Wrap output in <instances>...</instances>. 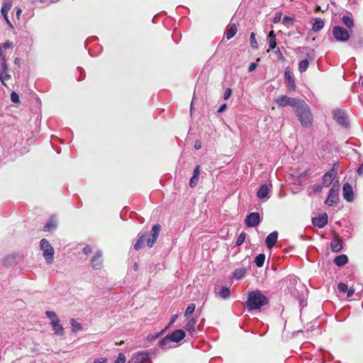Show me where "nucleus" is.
Returning a JSON list of instances; mask_svg holds the SVG:
<instances>
[{
	"instance_id": "f257e3e1",
	"label": "nucleus",
	"mask_w": 363,
	"mask_h": 363,
	"mask_svg": "<svg viewBox=\"0 0 363 363\" xmlns=\"http://www.w3.org/2000/svg\"><path fill=\"white\" fill-rule=\"evenodd\" d=\"M161 230V225L158 223L153 225L151 233L148 232L141 235L134 245V249L137 251L144 247L146 241L149 247H152L155 244Z\"/></svg>"
},
{
	"instance_id": "f03ea898",
	"label": "nucleus",
	"mask_w": 363,
	"mask_h": 363,
	"mask_svg": "<svg viewBox=\"0 0 363 363\" xmlns=\"http://www.w3.org/2000/svg\"><path fill=\"white\" fill-rule=\"evenodd\" d=\"M268 303L267 298L259 291H252L248 294L246 307L248 311L259 310Z\"/></svg>"
},
{
	"instance_id": "7ed1b4c3",
	"label": "nucleus",
	"mask_w": 363,
	"mask_h": 363,
	"mask_svg": "<svg viewBox=\"0 0 363 363\" xmlns=\"http://www.w3.org/2000/svg\"><path fill=\"white\" fill-rule=\"evenodd\" d=\"M295 111L303 126L308 128L312 125L313 115L309 106L304 101L302 100L301 101L299 105L295 109Z\"/></svg>"
},
{
	"instance_id": "20e7f679",
	"label": "nucleus",
	"mask_w": 363,
	"mask_h": 363,
	"mask_svg": "<svg viewBox=\"0 0 363 363\" xmlns=\"http://www.w3.org/2000/svg\"><path fill=\"white\" fill-rule=\"evenodd\" d=\"M185 336L186 333L183 330H176L172 333L167 335L163 339H162L159 342V345L162 349L166 347H171L169 345L170 342H179L182 340Z\"/></svg>"
},
{
	"instance_id": "39448f33",
	"label": "nucleus",
	"mask_w": 363,
	"mask_h": 363,
	"mask_svg": "<svg viewBox=\"0 0 363 363\" xmlns=\"http://www.w3.org/2000/svg\"><path fill=\"white\" fill-rule=\"evenodd\" d=\"M40 247L43 251V256L48 264L53 262L54 259V248L50 243L45 238L42 239L40 242Z\"/></svg>"
},
{
	"instance_id": "423d86ee",
	"label": "nucleus",
	"mask_w": 363,
	"mask_h": 363,
	"mask_svg": "<svg viewBox=\"0 0 363 363\" xmlns=\"http://www.w3.org/2000/svg\"><path fill=\"white\" fill-rule=\"evenodd\" d=\"M302 100L298 98H291L286 95H281L275 99V103L280 107L290 106L296 108Z\"/></svg>"
},
{
	"instance_id": "0eeeda50",
	"label": "nucleus",
	"mask_w": 363,
	"mask_h": 363,
	"mask_svg": "<svg viewBox=\"0 0 363 363\" xmlns=\"http://www.w3.org/2000/svg\"><path fill=\"white\" fill-rule=\"evenodd\" d=\"M339 189L340 186L338 182L334 183L329 191V194L325 203L330 206L336 204L339 201Z\"/></svg>"
},
{
	"instance_id": "6e6552de",
	"label": "nucleus",
	"mask_w": 363,
	"mask_h": 363,
	"mask_svg": "<svg viewBox=\"0 0 363 363\" xmlns=\"http://www.w3.org/2000/svg\"><path fill=\"white\" fill-rule=\"evenodd\" d=\"M333 35L337 41L340 42H346L350 39V34L347 30L338 26L333 27Z\"/></svg>"
},
{
	"instance_id": "1a4fd4ad",
	"label": "nucleus",
	"mask_w": 363,
	"mask_h": 363,
	"mask_svg": "<svg viewBox=\"0 0 363 363\" xmlns=\"http://www.w3.org/2000/svg\"><path fill=\"white\" fill-rule=\"evenodd\" d=\"M284 79L286 86L289 90L294 91L296 89L295 78L293 72L290 70L289 67H286L284 71Z\"/></svg>"
},
{
	"instance_id": "9d476101",
	"label": "nucleus",
	"mask_w": 363,
	"mask_h": 363,
	"mask_svg": "<svg viewBox=\"0 0 363 363\" xmlns=\"http://www.w3.org/2000/svg\"><path fill=\"white\" fill-rule=\"evenodd\" d=\"M260 221V215L257 212H253L250 213L245 218V223L247 226L250 228L258 225Z\"/></svg>"
},
{
	"instance_id": "9b49d317",
	"label": "nucleus",
	"mask_w": 363,
	"mask_h": 363,
	"mask_svg": "<svg viewBox=\"0 0 363 363\" xmlns=\"http://www.w3.org/2000/svg\"><path fill=\"white\" fill-rule=\"evenodd\" d=\"M335 120L337 123L342 126L347 127L348 125V120L345 113L340 110L336 109L333 111Z\"/></svg>"
},
{
	"instance_id": "f8f14e48",
	"label": "nucleus",
	"mask_w": 363,
	"mask_h": 363,
	"mask_svg": "<svg viewBox=\"0 0 363 363\" xmlns=\"http://www.w3.org/2000/svg\"><path fill=\"white\" fill-rule=\"evenodd\" d=\"M312 223L313 225L322 228L328 223V215L325 213L320 214L317 217L313 218Z\"/></svg>"
},
{
	"instance_id": "ddd939ff",
	"label": "nucleus",
	"mask_w": 363,
	"mask_h": 363,
	"mask_svg": "<svg viewBox=\"0 0 363 363\" xmlns=\"http://www.w3.org/2000/svg\"><path fill=\"white\" fill-rule=\"evenodd\" d=\"M102 252L97 251L91 259V263L94 269H100L103 267Z\"/></svg>"
},
{
	"instance_id": "4468645a",
	"label": "nucleus",
	"mask_w": 363,
	"mask_h": 363,
	"mask_svg": "<svg viewBox=\"0 0 363 363\" xmlns=\"http://www.w3.org/2000/svg\"><path fill=\"white\" fill-rule=\"evenodd\" d=\"M342 191L343 197L347 201L351 202L354 200L352 187L349 183H345L343 184Z\"/></svg>"
},
{
	"instance_id": "2eb2a0df",
	"label": "nucleus",
	"mask_w": 363,
	"mask_h": 363,
	"mask_svg": "<svg viewBox=\"0 0 363 363\" xmlns=\"http://www.w3.org/2000/svg\"><path fill=\"white\" fill-rule=\"evenodd\" d=\"M336 177V170L335 169H331L330 171L326 172L323 177V185L324 186H329L334 179Z\"/></svg>"
},
{
	"instance_id": "dca6fc26",
	"label": "nucleus",
	"mask_w": 363,
	"mask_h": 363,
	"mask_svg": "<svg viewBox=\"0 0 363 363\" xmlns=\"http://www.w3.org/2000/svg\"><path fill=\"white\" fill-rule=\"evenodd\" d=\"M271 187V186H268L266 184L261 185L257 192V197L260 199H268Z\"/></svg>"
},
{
	"instance_id": "f3484780",
	"label": "nucleus",
	"mask_w": 363,
	"mask_h": 363,
	"mask_svg": "<svg viewBox=\"0 0 363 363\" xmlns=\"http://www.w3.org/2000/svg\"><path fill=\"white\" fill-rule=\"evenodd\" d=\"M52 325V330L55 334L57 335H64V328L61 324H60L59 318H55V320H52L50 322Z\"/></svg>"
},
{
	"instance_id": "a211bd4d",
	"label": "nucleus",
	"mask_w": 363,
	"mask_h": 363,
	"mask_svg": "<svg viewBox=\"0 0 363 363\" xmlns=\"http://www.w3.org/2000/svg\"><path fill=\"white\" fill-rule=\"evenodd\" d=\"M278 238V233L277 231H274L269 233L266 238L265 243L268 248H272L274 247L277 241Z\"/></svg>"
},
{
	"instance_id": "6ab92c4d",
	"label": "nucleus",
	"mask_w": 363,
	"mask_h": 363,
	"mask_svg": "<svg viewBox=\"0 0 363 363\" xmlns=\"http://www.w3.org/2000/svg\"><path fill=\"white\" fill-rule=\"evenodd\" d=\"M150 359V353L147 352H141L138 353L135 357V363H146Z\"/></svg>"
},
{
	"instance_id": "aec40b11",
	"label": "nucleus",
	"mask_w": 363,
	"mask_h": 363,
	"mask_svg": "<svg viewBox=\"0 0 363 363\" xmlns=\"http://www.w3.org/2000/svg\"><path fill=\"white\" fill-rule=\"evenodd\" d=\"M330 248L334 252H339L342 249V244L341 240L335 238H333L330 242Z\"/></svg>"
},
{
	"instance_id": "412c9836",
	"label": "nucleus",
	"mask_w": 363,
	"mask_h": 363,
	"mask_svg": "<svg viewBox=\"0 0 363 363\" xmlns=\"http://www.w3.org/2000/svg\"><path fill=\"white\" fill-rule=\"evenodd\" d=\"M267 40L269 43V50H267L269 52V50H274L277 47V42H276V35L273 30L270 31L268 36H267Z\"/></svg>"
},
{
	"instance_id": "4be33fe9",
	"label": "nucleus",
	"mask_w": 363,
	"mask_h": 363,
	"mask_svg": "<svg viewBox=\"0 0 363 363\" xmlns=\"http://www.w3.org/2000/svg\"><path fill=\"white\" fill-rule=\"evenodd\" d=\"M333 262L337 266L342 267L348 262V258L346 255H340L337 256Z\"/></svg>"
},
{
	"instance_id": "5701e85b",
	"label": "nucleus",
	"mask_w": 363,
	"mask_h": 363,
	"mask_svg": "<svg viewBox=\"0 0 363 363\" xmlns=\"http://www.w3.org/2000/svg\"><path fill=\"white\" fill-rule=\"evenodd\" d=\"M13 6V3L11 1L8 0L6 2H4L1 9V13L4 17L8 16V12L11 10Z\"/></svg>"
},
{
	"instance_id": "b1692460",
	"label": "nucleus",
	"mask_w": 363,
	"mask_h": 363,
	"mask_svg": "<svg viewBox=\"0 0 363 363\" xmlns=\"http://www.w3.org/2000/svg\"><path fill=\"white\" fill-rule=\"evenodd\" d=\"M57 227V222L53 217L50 218V219L47 222L45 225L43 230L46 232H50L52 230L55 229Z\"/></svg>"
},
{
	"instance_id": "393cba45",
	"label": "nucleus",
	"mask_w": 363,
	"mask_h": 363,
	"mask_svg": "<svg viewBox=\"0 0 363 363\" xmlns=\"http://www.w3.org/2000/svg\"><path fill=\"white\" fill-rule=\"evenodd\" d=\"M324 26V22L322 19L319 18H316L314 21V23L312 26V30L314 32H318Z\"/></svg>"
},
{
	"instance_id": "a878e982",
	"label": "nucleus",
	"mask_w": 363,
	"mask_h": 363,
	"mask_svg": "<svg viewBox=\"0 0 363 363\" xmlns=\"http://www.w3.org/2000/svg\"><path fill=\"white\" fill-rule=\"evenodd\" d=\"M245 273H246V270L245 268H238V269H235V271L233 272L232 279H236V280H240V279H242L244 277Z\"/></svg>"
},
{
	"instance_id": "bb28decb",
	"label": "nucleus",
	"mask_w": 363,
	"mask_h": 363,
	"mask_svg": "<svg viewBox=\"0 0 363 363\" xmlns=\"http://www.w3.org/2000/svg\"><path fill=\"white\" fill-rule=\"evenodd\" d=\"M342 21L345 26H347L348 28L354 27V21L350 16H343L342 18Z\"/></svg>"
},
{
	"instance_id": "cd10ccee",
	"label": "nucleus",
	"mask_w": 363,
	"mask_h": 363,
	"mask_svg": "<svg viewBox=\"0 0 363 363\" xmlns=\"http://www.w3.org/2000/svg\"><path fill=\"white\" fill-rule=\"evenodd\" d=\"M70 324L72 326V332H78L83 330V328L81 325V323H78L74 318L70 319Z\"/></svg>"
},
{
	"instance_id": "c85d7f7f",
	"label": "nucleus",
	"mask_w": 363,
	"mask_h": 363,
	"mask_svg": "<svg viewBox=\"0 0 363 363\" xmlns=\"http://www.w3.org/2000/svg\"><path fill=\"white\" fill-rule=\"evenodd\" d=\"M264 260L265 255L264 254H259L257 256L255 257L254 262L255 263L257 267H261L263 266Z\"/></svg>"
},
{
	"instance_id": "c756f323",
	"label": "nucleus",
	"mask_w": 363,
	"mask_h": 363,
	"mask_svg": "<svg viewBox=\"0 0 363 363\" xmlns=\"http://www.w3.org/2000/svg\"><path fill=\"white\" fill-rule=\"evenodd\" d=\"M295 19L290 16H284L282 19V23L288 28L294 26Z\"/></svg>"
},
{
	"instance_id": "7c9ffc66",
	"label": "nucleus",
	"mask_w": 363,
	"mask_h": 363,
	"mask_svg": "<svg viewBox=\"0 0 363 363\" xmlns=\"http://www.w3.org/2000/svg\"><path fill=\"white\" fill-rule=\"evenodd\" d=\"M11 79V75L9 74V70L0 73V80L4 85H6V82Z\"/></svg>"
},
{
	"instance_id": "2f4dec72",
	"label": "nucleus",
	"mask_w": 363,
	"mask_h": 363,
	"mask_svg": "<svg viewBox=\"0 0 363 363\" xmlns=\"http://www.w3.org/2000/svg\"><path fill=\"white\" fill-rule=\"evenodd\" d=\"M309 66V62L308 60H301L299 63H298V70L301 73L306 71V69H308Z\"/></svg>"
},
{
	"instance_id": "473e14b6",
	"label": "nucleus",
	"mask_w": 363,
	"mask_h": 363,
	"mask_svg": "<svg viewBox=\"0 0 363 363\" xmlns=\"http://www.w3.org/2000/svg\"><path fill=\"white\" fill-rule=\"evenodd\" d=\"M196 305L194 303H191L188 306V307L186 308L184 315L185 316H189L191 315L194 311H195Z\"/></svg>"
},
{
	"instance_id": "72a5a7b5",
	"label": "nucleus",
	"mask_w": 363,
	"mask_h": 363,
	"mask_svg": "<svg viewBox=\"0 0 363 363\" xmlns=\"http://www.w3.org/2000/svg\"><path fill=\"white\" fill-rule=\"evenodd\" d=\"M237 31H238V29H237L235 24H233L230 26V28L228 29V40H230V38L234 37L235 35L236 34Z\"/></svg>"
},
{
	"instance_id": "f704fd0d",
	"label": "nucleus",
	"mask_w": 363,
	"mask_h": 363,
	"mask_svg": "<svg viewBox=\"0 0 363 363\" xmlns=\"http://www.w3.org/2000/svg\"><path fill=\"white\" fill-rule=\"evenodd\" d=\"M250 45L252 48H255V49L258 48V43L255 39V33L253 32L251 33V34H250Z\"/></svg>"
},
{
	"instance_id": "c9c22d12",
	"label": "nucleus",
	"mask_w": 363,
	"mask_h": 363,
	"mask_svg": "<svg viewBox=\"0 0 363 363\" xmlns=\"http://www.w3.org/2000/svg\"><path fill=\"white\" fill-rule=\"evenodd\" d=\"M196 325V320L194 318H191L186 325V329L188 330H194Z\"/></svg>"
},
{
	"instance_id": "e433bc0d",
	"label": "nucleus",
	"mask_w": 363,
	"mask_h": 363,
	"mask_svg": "<svg viewBox=\"0 0 363 363\" xmlns=\"http://www.w3.org/2000/svg\"><path fill=\"white\" fill-rule=\"evenodd\" d=\"M245 235H246V234L245 233H242L240 234V235L238 236V238L236 240V245L238 246L241 245L245 242Z\"/></svg>"
},
{
	"instance_id": "4c0bfd02",
	"label": "nucleus",
	"mask_w": 363,
	"mask_h": 363,
	"mask_svg": "<svg viewBox=\"0 0 363 363\" xmlns=\"http://www.w3.org/2000/svg\"><path fill=\"white\" fill-rule=\"evenodd\" d=\"M11 100L14 104L19 103V96H18V94L16 92L13 91L11 94Z\"/></svg>"
},
{
	"instance_id": "58836bf2",
	"label": "nucleus",
	"mask_w": 363,
	"mask_h": 363,
	"mask_svg": "<svg viewBox=\"0 0 363 363\" xmlns=\"http://www.w3.org/2000/svg\"><path fill=\"white\" fill-rule=\"evenodd\" d=\"M125 356L123 353H119L114 363H125Z\"/></svg>"
},
{
	"instance_id": "ea45409f",
	"label": "nucleus",
	"mask_w": 363,
	"mask_h": 363,
	"mask_svg": "<svg viewBox=\"0 0 363 363\" xmlns=\"http://www.w3.org/2000/svg\"><path fill=\"white\" fill-rule=\"evenodd\" d=\"M347 288V285L345 283H340L337 286V289L341 293H346Z\"/></svg>"
},
{
	"instance_id": "a19ab883",
	"label": "nucleus",
	"mask_w": 363,
	"mask_h": 363,
	"mask_svg": "<svg viewBox=\"0 0 363 363\" xmlns=\"http://www.w3.org/2000/svg\"><path fill=\"white\" fill-rule=\"evenodd\" d=\"M1 71H4V72L8 71L9 67H8V65L6 62V57H4V58H1Z\"/></svg>"
},
{
	"instance_id": "79ce46f5",
	"label": "nucleus",
	"mask_w": 363,
	"mask_h": 363,
	"mask_svg": "<svg viewBox=\"0 0 363 363\" xmlns=\"http://www.w3.org/2000/svg\"><path fill=\"white\" fill-rule=\"evenodd\" d=\"M198 181H199V177H198L192 176L191 179H190V182H189L190 186L191 187L196 186L197 183H198Z\"/></svg>"
},
{
	"instance_id": "37998d69",
	"label": "nucleus",
	"mask_w": 363,
	"mask_h": 363,
	"mask_svg": "<svg viewBox=\"0 0 363 363\" xmlns=\"http://www.w3.org/2000/svg\"><path fill=\"white\" fill-rule=\"evenodd\" d=\"M281 17H282V13L281 12H277L274 17L273 22L274 23L281 22V21L282 19Z\"/></svg>"
},
{
	"instance_id": "c03bdc74",
	"label": "nucleus",
	"mask_w": 363,
	"mask_h": 363,
	"mask_svg": "<svg viewBox=\"0 0 363 363\" xmlns=\"http://www.w3.org/2000/svg\"><path fill=\"white\" fill-rule=\"evenodd\" d=\"M219 295L220 297H222L223 298H227V286H222V288L219 292Z\"/></svg>"
},
{
	"instance_id": "a18cd8bd",
	"label": "nucleus",
	"mask_w": 363,
	"mask_h": 363,
	"mask_svg": "<svg viewBox=\"0 0 363 363\" xmlns=\"http://www.w3.org/2000/svg\"><path fill=\"white\" fill-rule=\"evenodd\" d=\"M46 315L52 320H55V318H58L56 313L53 311H47L45 312Z\"/></svg>"
},
{
	"instance_id": "49530a36",
	"label": "nucleus",
	"mask_w": 363,
	"mask_h": 363,
	"mask_svg": "<svg viewBox=\"0 0 363 363\" xmlns=\"http://www.w3.org/2000/svg\"><path fill=\"white\" fill-rule=\"evenodd\" d=\"M275 54L277 55L279 60H284V55L279 48H277V49L275 50Z\"/></svg>"
},
{
	"instance_id": "de8ad7c7",
	"label": "nucleus",
	"mask_w": 363,
	"mask_h": 363,
	"mask_svg": "<svg viewBox=\"0 0 363 363\" xmlns=\"http://www.w3.org/2000/svg\"><path fill=\"white\" fill-rule=\"evenodd\" d=\"M92 252V249L90 246L89 245H86L84 248H83V252L85 254V255H89L90 253H91Z\"/></svg>"
},
{
	"instance_id": "09e8293b",
	"label": "nucleus",
	"mask_w": 363,
	"mask_h": 363,
	"mask_svg": "<svg viewBox=\"0 0 363 363\" xmlns=\"http://www.w3.org/2000/svg\"><path fill=\"white\" fill-rule=\"evenodd\" d=\"M106 362H107V358L101 357V358L94 359L93 363H106Z\"/></svg>"
},
{
	"instance_id": "8fccbe9b",
	"label": "nucleus",
	"mask_w": 363,
	"mask_h": 363,
	"mask_svg": "<svg viewBox=\"0 0 363 363\" xmlns=\"http://www.w3.org/2000/svg\"><path fill=\"white\" fill-rule=\"evenodd\" d=\"M346 292H347V297L350 298L354 294V289H352V288H350V289L347 288V291Z\"/></svg>"
},
{
	"instance_id": "3c124183",
	"label": "nucleus",
	"mask_w": 363,
	"mask_h": 363,
	"mask_svg": "<svg viewBox=\"0 0 363 363\" xmlns=\"http://www.w3.org/2000/svg\"><path fill=\"white\" fill-rule=\"evenodd\" d=\"M257 65L255 63V62H252L251 63L250 65H249V67H248V71L249 72H252L254 71L256 67H257Z\"/></svg>"
},
{
	"instance_id": "603ef678",
	"label": "nucleus",
	"mask_w": 363,
	"mask_h": 363,
	"mask_svg": "<svg viewBox=\"0 0 363 363\" xmlns=\"http://www.w3.org/2000/svg\"><path fill=\"white\" fill-rule=\"evenodd\" d=\"M200 173V167L199 165L196 166L194 170V174L193 176H196L199 177Z\"/></svg>"
},
{
	"instance_id": "864d4df0",
	"label": "nucleus",
	"mask_w": 363,
	"mask_h": 363,
	"mask_svg": "<svg viewBox=\"0 0 363 363\" xmlns=\"http://www.w3.org/2000/svg\"><path fill=\"white\" fill-rule=\"evenodd\" d=\"M12 47H13L12 43L11 42H9V40L3 44V48H11Z\"/></svg>"
},
{
	"instance_id": "5fc2aeb1",
	"label": "nucleus",
	"mask_w": 363,
	"mask_h": 363,
	"mask_svg": "<svg viewBox=\"0 0 363 363\" xmlns=\"http://www.w3.org/2000/svg\"><path fill=\"white\" fill-rule=\"evenodd\" d=\"M194 147L196 150H199L201 148V143L199 140H196L194 143Z\"/></svg>"
},
{
	"instance_id": "6e6d98bb",
	"label": "nucleus",
	"mask_w": 363,
	"mask_h": 363,
	"mask_svg": "<svg viewBox=\"0 0 363 363\" xmlns=\"http://www.w3.org/2000/svg\"><path fill=\"white\" fill-rule=\"evenodd\" d=\"M226 106L227 105L225 104H223L218 110V113H222V112H224L226 109Z\"/></svg>"
},
{
	"instance_id": "4d7b16f0",
	"label": "nucleus",
	"mask_w": 363,
	"mask_h": 363,
	"mask_svg": "<svg viewBox=\"0 0 363 363\" xmlns=\"http://www.w3.org/2000/svg\"><path fill=\"white\" fill-rule=\"evenodd\" d=\"M357 173L359 175L363 174V162L361 164V165L357 169Z\"/></svg>"
},
{
	"instance_id": "13d9d810",
	"label": "nucleus",
	"mask_w": 363,
	"mask_h": 363,
	"mask_svg": "<svg viewBox=\"0 0 363 363\" xmlns=\"http://www.w3.org/2000/svg\"><path fill=\"white\" fill-rule=\"evenodd\" d=\"M4 18L5 21H6V22L7 25L9 26H10L11 28H13V25L11 23V21H9L8 16H6V17H4Z\"/></svg>"
},
{
	"instance_id": "bf43d9fd",
	"label": "nucleus",
	"mask_w": 363,
	"mask_h": 363,
	"mask_svg": "<svg viewBox=\"0 0 363 363\" xmlns=\"http://www.w3.org/2000/svg\"><path fill=\"white\" fill-rule=\"evenodd\" d=\"M21 12H22V11H21V8H18L16 10V16L18 18H20Z\"/></svg>"
},
{
	"instance_id": "052dcab7",
	"label": "nucleus",
	"mask_w": 363,
	"mask_h": 363,
	"mask_svg": "<svg viewBox=\"0 0 363 363\" xmlns=\"http://www.w3.org/2000/svg\"><path fill=\"white\" fill-rule=\"evenodd\" d=\"M177 318V314H174V315H172V320H171V323H172L173 322H174L176 320V319Z\"/></svg>"
},
{
	"instance_id": "680f3d73",
	"label": "nucleus",
	"mask_w": 363,
	"mask_h": 363,
	"mask_svg": "<svg viewBox=\"0 0 363 363\" xmlns=\"http://www.w3.org/2000/svg\"><path fill=\"white\" fill-rule=\"evenodd\" d=\"M338 167L337 163H334L331 169H335L337 171Z\"/></svg>"
},
{
	"instance_id": "e2e57ef3",
	"label": "nucleus",
	"mask_w": 363,
	"mask_h": 363,
	"mask_svg": "<svg viewBox=\"0 0 363 363\" xmlns=\"http://www.w3.org/2000/svg\"><path fill=\"white\" fill-rule=\"evenodd\" d=\"M19 62H20V58H18V57H16V58L14 59V63H15V64H18Z\"/></svg>"
},
{
	"instance_id": "0e129e2a",
	"label": "nucleus",
	"mask_w": 363,
	"mask_h": 363,
	"mask_svg": "<svg viewBox=\"0 0 363 363\" xmlns=\"http://www.w3.org/2000/svg\"><path fill=\"white\" fill-rule=\"evenodd\" d=\"M223 99L225 100H227V90L225 91V93L223 94Z\"/></svg>"
},
{
	"instance_id": "69168bd1",
	"label": "nucleus",
	"mask_w": 363,
	"mask_h": 363,
	"mask_svg": "<svg viewBox=\"0 0 363 363\" xmlns=\"http://www.w3.org/2000/svg\"><path fill=\"white\" fill-rule=\"evenodd\" d=\"M124 343V341L121 340V342H116V345H122Z\"/></svg>"
},
{
	"instance_id": "338daca9",
	"label": "nucleus",
	"mask_w": 363,
	"mask_h": 363,
	"mask_svg": "<svg viewBox=\"0 0 363 363\" xmlns=\"http://www.w3.org/2000/svg\"><path fill=\"white\" fill-rule=\"evenodd\" d=\"M231 94V89L228 88V97H230Z\"/></svg>"
},
{
	"instance_id": "774afa93",
	"label": "nucleus",
	"mask_w": 363,
	"mask_h": 363,
	"mask_svg": "<svg viewBox=\"0 0 363 363\" xmlns=\"http://www.w3.org/2000/svg\"><path fill=\"white\" fill-rule=\"evenodd\" d=\"M134 268H135V269H137V268H138V264H137V263H135V265H134Z\"/></svg>"
}]
</instances>
